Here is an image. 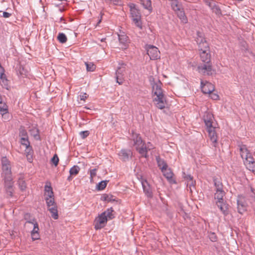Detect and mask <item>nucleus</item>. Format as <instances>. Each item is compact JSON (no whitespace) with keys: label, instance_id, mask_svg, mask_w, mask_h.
Masks as SVG:
<instances>
[{"label":"nucleus","instance_id":"nucleus-1","mask_svg":"<svg viewBox=\"0 0 255 255\" xmlns=\"http://www.w3.org/2000/svg\"><path fill=\"white\" fill-rule=\"evenodd\" d=\"M161 83L154 84L152 86V89L154 96L153 102L156 107L161 110L165 107L166 101L161 88Z\"/></svg>","mask_w":255,"mask_h":255},{"label":"nucleus","instance_id":"nucleus-2","mask_svg":"<svg viewBox=\"0 0 255 255\" xmlns=\"http://www.w3.org/2000/svg\"><path fill=\"white\" fill-rule=\"evenodd\" d=\"M240 154L244 160V162L249 170L255 174V161L252 153L247 148L246 145H242L240 146Z\"/></svg>","mask_w":255,"mask_h":255},{"label":"nucleus","instance_id":"nucleus-3","mask_svg":"<svg viewBox=\"0 0 255 255\" xmlns=\"http://www.w3.org/2000/svg\"><path fill=\"white\" fill-rule=\"evenodd\" d=\"M114 210L112 208L107 209L97 217L94 221V226L96 230H99L104 228L107 224V221L114 218Z\"/></svg>","mask_w":255,"mask_h":255},{"label":"nucleus","instance_id":"nucleus-4","mask_svg":"<svg viewBox=\"0 0 255 255\" xmlns=\"http://www.w3.org/2000/svg\"><path fill=\"white\" fill-rule=\"evenodd\" d=\"M225 196L224 191H215L214 198L216 200V204L225 216L229 214L228 205L224 201V197Z\"/></svg>","mask_w":255,"mask_h":255},{"label":"nucleus","instance_id":"nucleus-5","mask_svg":"<svg viewBox=\"0 0 255 255\" xmlns=\"http://www.w3.org/2000/svg\"><path fill=\"white\" fill-rule=\"evenodd\" d=\"M130 8V16L134 24L138 28H142V23L141 21V14L135 5L133 3L129 4Z\"/></svg>","mask_w":255,"mask_h":255},{"label":"nucleus","instance_id":"nucleus-6","mask_svg":"<svg viewBox=\"0 0 255 255\" xmlns=\"http://www.w3.org/2000/svg\"><path fill=\"white\" fill-rule=\"evenodd\" d=\"M198 71L203 75L210 76L215 73V71L212 68L211 62H206L200 64L198 66Z\"/></svg>","mask_w":255,"mask_h":255},{"label":"nucleus","instance_id":"nucleus-7","mask_svg":"<svg viewBox=\"0 0 255 255\" xmlns=\"http://www.w3.org/2000/svg\"><path fill=\"white\" fill-rule=\"evenodd\" d=\"M12 177H4V188L7 196L12 197L14 191Z\"/></svg>","mask_w":255,"mask_h":255},{"label":"nucleus","instance_id":"nucleus-8","mask_svg":"<svg viewBox=\"0 0 255 255\" xmlns=\"http://www.w3.org/2000/svg\"><path fill=\"white\" fill-rule=\"evenodd\" d=\"M1 165L2 170V175L4 177H11V165L10 162L6 157L1 158Z\"/></svg>","mask_w":255,"mask_h":255},{"label":"nucleus","instance_id":"nucleus-9","mask_svg":"<svg viewBox=\"0 0 255 255\" xmlns=\"http://www.w3.org/2000/svg\"><path fill=\"white\" fill-rule=\"evenodd\" d=\"M199 50L201 61L203 63L211 62V54L209 45L205 43V46L199 49Z\"/></svg>","mask_w":255,"mask_h":255},{"label":"nucleus","instance_id":"nucleus-10","mask_svg":"<svg viewBox=\"0 0 255 255\" xmlns=\"http://www.w3.org/2000/svg\"><path fill=\"white\" fill-rule=\"evenodd\" d=\"M146 50L150 59L155 60L160 58V52L155 46L147 45L146 46Z\"/></svg>","mask_w":255,"mask_h":255},{"label":"nucleus","instance_id":"nucleus-11","mask_svg":"<svg viewBox=\"0 0 255 255\" xmlns=\"http://www.w3.org/2000/svg\"><path fill=\"white\" fill-rule=\"evenodd\" d=\"M201 88L203 93L205 94H211L215 89L212 83L208 82H205L204 83L202 80L201 81Z\"/></svg>","mask_w":255,"mask_h":255},{"label":"nucleus","instance_id":"nucleus-12","mask_svg":"<svg viewBox=\"0 0 255 255\" xmlns=\"http://www.w3.org/2000/svg\"><path fill=\"white\" fill-rule=\"evenodd\" d=\"M196 41L198 45L199 49L204 48V46H205V43L209 45L204 37V33L200 31L197 32Z\"/></svg>","mask_w":255,"mask_h":255},{"label":"nucleus","instance_id":"nucleus-13","mask_svg":"<svg viewBox=\"0 0 255 255\" xmlns=\"http://www.w3.org/2000/svg\"><path fill=\"white\" fill-rule=\"evenodd\" d=\"M152 148H153L152 145H151V147L145 146V143H144L141 146L136 147V150L140 155L141 157L147 158L148 157V155L147 153L148 151L151 150Z\"/></svg>","mask_w":255,"mask_h":255},{"label":"nucleus","instance_id":"nucleus-14","mask_svg":"<svg viewBox=\"0 0 255 255\" xmlns=\"http://www.w3.org/2000/svg\"><path fill=\"white\" fill-rule=\"evenodd\" d=\"M119 155L122 160L126 161L131 157L132 152L130 149H123L119 152Z\"/></svg>","mask_w":255,"mask_h":255},{"label":"nucleus","instance_id":"nucleus-15","mask_svg":"<svg viewBox=\"0 0 255 255\" xmlns=\"http://www.w3.org/2000/svg\"><path fill=\"white\" fill-rule=\"evenodd\" d=\"M131 140L133 142V145L135 146V149L136 147H139L145 143L144 141L142 139L141 137L139 134L136 133H133L131 136Z\"/></svg>","mask_w":255,"mask_h":255},{"label":"nucleus","instance_id":"nucleus-16","mask_svg":"<svg viewBox=\"0 0 255 255\" xmlns=\"http://www.w3.org/2000/svg\"><path fill=\"white\" fill-rule=\"evenodd\" d=\"M118 37L120 45L122 46V48L123 49H126L128 48L129 43V39L128 37L124 33L123 34H118Z\"/></svg>","mask_w":255,"mask_h":255},{"label":"nucleus","instance_id":"nucleus-17","mask_svg":"<svg viewBox=\"0 0 255 255\" xmlns=\"http://www.w3.org/2000/svg\"><path fill=\"white\" fill-rule=\"evenodd\" d=\"M237 204L238 212L241 214H243L247 210V204L244 199L242 197H239Z\"/></svg>","mask_w":255,"mask_h":255},{"label":"nucleus","instance_id":"nucleus-18","mask_svg":"<svg viewBox=\"0 0 255 255\" xmlns=\"http://www.w3.org/2000/svg\"><path fill=\"white\" fill-rule=\"evenodd\" d=\"M213 118L212 114L210 113H207L206 116L204 117V122L207 130L208 129H213L215 128L212 126Z\"/></svg>","mask_w":255,"mask_h":255},{"label":"nucleus","instance_id":"nucleus-19","mask_svg":"<svg viewBox=\"0 0 255 255\" xmlns=\"http://www.w3.org/2000/svg\"><path fill=\"white\" fill-rule=\"evenodd\" d=\"M207 131L208 132L210 140L212 142V146L214 147H216L217 136L215 131V128H214L213 129H208Z\"/></svg>","mask_w":255,"mask_h":255},{"label":"nucleus","instance_id":"nucleus-20","mask_svg":"<svg viewBox=\"0 0 255 255\" xmlns=\"http://www.w3.org/2000/svg\"><path fill=\"white\" fill-rule=\"evenodd\" d=\"M144 193L148 197H151L152 195L151 188L147 182L145 180L141 182Z\"/></svg>","mask_w":255,"mask_h":255},{"label":"nucleus","instance_id":"nucleus-21","mask_svg":"<svg viewBox=\"0 0 255 255\" xmlns=\"http://www.w3.org/2000/svg\"><path fill=\"white\" fill-rule=\"evenodd\" d=\"M156 160L158 166L161 169L162 172H164L165 170L167 168L168 166L165 161L161 159L160 157H156Z\"/></svg>","mask_w":255,"mask_h":255},{"label":"nucleus","instance_id":"nucleus-22","mask_svg":"<svg viewBox=\"0 0 255 255\" xmlns=\"http://www.w3.org/2000/svg\"><path fill=\"white\" fill-rule=\"evenodd\" d=\"M178 17L180 18L182 22L186 23L188 21L187 18L185 14V12L183 10V8H180L175 11Z\"/></svg>","mask_w":255,"mask_h":255},{"label":"nucleus","instance_id":"nucleus-23","mask_svg":"<svg viewBox=\"0 0 255 255\" xmlns=\"http://www.w3.org/2000/svg\"><path fill=\"white\" fill-rule=\"evenodd\" d=\"M213 181L215 187V191H224L223 190V185L219 179L214 178Z\"/></svg>","mask_w":255,"mask_h":255},{"label":"nucleus","instance_id":"nucleus-24","mask_svg":"<svg viewBox=\"0 0 255 255\" xmlns=\"http://www.w3.org/2000/svg\"><path fill=\"white\" fill-rule=\"evenodd\" d=\"M48 210L50 212L52 218L56 220L58 218L57 206H55L48 208Z\"/></svg>","mask_w":255,"mask_h":255},{"label":"nucleus","instance_id":"nucleus-25","mask_svg":"<svg viewBox=\"0 0 255 255\" xmlns=\"http://www.w3.org/2000/svg\"><path fill=\"white\" fill-rule=\"evenodd\" d=\"M210 7L212 10V11L214 12L217 15H222V11L220 7L216 3H210Z\"/></svg>","mask_w":255,"mask_h":255},{"label":"nucleus","instance_id":"nucleus-26","mask_svg":"<svg viewBox=\"0 0 255 255\" xmlns=\"http://www.w3.org/2000/svg\"><path fill=\"white\" fill-rule=\"evenodd\" d=\"M26 223H29L33 225V229L31 233H38L39 227L35 219L33 218L29 221H27Z\"/></svg>","mask_w":255,"mask_h":255},{"label":"nucleus","instance_id":"nucleus-27","mask_svg":"<svg viewBox=\"0 0 255 255\" xmlns=\"http://www.w3.org/2000/svg\"><path fill=\"white\" fill-rule=\"evenodd\" d=\"M141 4L145 9H147L149 12L152 11L151 2L150 0H140Z\"/></svg>","mask_w":255,"mask_h":255},{"label":"nucleus","instance_id":"nucleus-28","mask_svg":"<svg viewBox=\"0 0 255 255\" xmlns=\"http://www.w3.org/2000/svg\"><path fill=\"white\" fill-rule=\"evenodd\" d=\"M17 183L19 188L21 191H24L25 190L26 188V185L25 181L23 180V175H20L19 177L18 178Z\"/></svg>","mask_w":255,"mask_h":255},{"label":"nucleus","instance_id":"nucleus-29","mask_svg":"<svg viewBox=\"0 0 255 255\" xmlns=\"http://www.w3.org/2000/svg\"><path fill=\"white\" fill-rule=\"evenodd\" d=\"M30 133L32 136L36 140H40V137L39 134V130L35 127H33L30 130Z\"/></svg>","mask_w":255,"mask_h":255},{"label":"nucleus","instance_id":"nucleus-30","mask_svg":"<svg viewBox=\"0 0 255 255\" xmlns=\"http://www.w3.org/2000/svg\"><path fill=\"white\" fill-rule=\"evenodd\" d=\"M171 1V5L174 11L179 10L181 8V5L179 4L178 0H169Z\"/></svg>","mask_w":255,"mask_h":255},{"label":"nucleus","instance_id":"nucleus-31","mask_svg":"<svg viewBox=\"0 0 255 255\" xmlns=\"http://www.w3.org/2000/svg\"><path fill=\"white\" fill-rule=\"evenodd\" d=\"M45 201L47 208L57 206L56 203L55 202L54 197H46Z\"/></svg>","mask_w":255,"mask_h":255},{"label":"nucleus","instance_id":"nucleus-32","mask_svg":"<svg viewBox=\"0 0 255 255\" xmlns=\"http://www.w3.org/2000/svg\"><path fill=\"white\" fill-rule=\"evenodd\" d=\"M45 192L46 197H54L53 192L52 188L50 186L45 185Z\"/></svg>","mask_w":255,"mask_h":255},{"label":"nucleus","instance_id":"nucleus-33","mask_svg":"<svg viewBox=\"0 0 255 255\" xmlns=\"http://www.w3.org/2000/svg\"><path fill=\"white\" fill-rule=\"evenodd\" d=\"M80 170V167L77 165H74L69 170L70 175L75 176L77 175Z\"/></svg>","mask_w":255,"mask_h":255},{"label":"nucleus","instance_id":"nucleus-34","mask_svg":"<svg viewBox=\"0 0 255 255\" xmlns=\"http://www.w3.org/2000/svg\"><path fill=\"white\" fill-rule=\"evenodd\" d=\"M119 66L118 68V69L117 70L116 72H117L118 73L120 74H124L125 72L126 69V65L123 63H119Z\"/></svg>","mask_w":255,"mask_h":255},{"label":"nucleus","instance_id":"nucleus-35","mask_svg":"<svg viewBox=\"0 0 255 255\" xmlns=\"http://www.w3.org/2000/svg\"><path fill=\"white\" fill-rule=\"evenodd\" d=\"M124 74H120L116 72V82L119 85H121L123 83L124 81Z\"/></svg>","mask_w":255,"mask_h":255},{"label":"nucleus","instance_id":"nucleus-36","mask_svg":"<svg viewBox=\"0 0 255 255\" xmlns=\"http://www.w3.org/2000/svg\"><path fill=\"white\" fill-rule=\"evenodd\" d=\"M20 143L25 146L26 149H28L30 146V142L28 137H21L20 140Z\"/></svg>","mask_w":255,"mask_h":255},{"label":"nucleus","instance_id":"nucleus-37","mask_svg":"<svg viewBox=\"0 0 255 255\" xmlns=\"http://www.w3.org/2000/svg\"><path fill=\"white\" fill-rule=\"evenodd\" d=\"M57 39L60 43H64L67 40V37L66 35L63 33H59L57 36Z\"/></svg>","mask_w":255,"mask_h":255},{"label":"nucleus","instance_id":"nucleus-38","mask_svg":"<svg viewBox=\"0 0 255 255\" xmlns=\"http://www.w3.org/2000/svg\"><path fill=\"white\" fill-rule=\"evenodd\" d=\"M184 178L188 182L187 185L190 187L194 185V181L193 180V177L191 175H186L184 176Z\"/></svg>","mask_w":255,"mask_h":255},{"label":"nucleus","instance_id":"nucleus-39","mask_svg":"<svg viewBox=\"0 0 255 255\" xmlns=\"http://www.w3.org/2000/svg\"><path fill=\"white\" fill-rule=\"evenodd\" d=\"M165 177L168 179H170L173 177V173L171 171L170 169H167V168L164 171V172H162Z\"/></svg>","mask_w":255,"mask_h":255},{"label":"nucleus","instance_id":"nucleus-40","mask_svg":"<svg viewBox=\"0 0 255 255\" xmlns=\"http://www.w3.org/2000/svg\"><path fill=\"white\" fill-rule=\"evenodd\" d=\"M0 113L4 112V113H8V107L5 103L1 102L0 103Z\"/></svg>","mask_w":255,"mask_h":255},{"label":"nucleus","instance_id":"nucleus-41","mask_svg":"<svg viewBox=\"0 0 255 255\" xmlns=\"http://www.w3.org/2000/svg\"><path fill=\"white\" fill-rule=\"evenodd\" d=\"M85 64L88 71H94L96 69V66L92 63H85Z\"/></svg>","mask_w":255,"mask_h":255},{"label":"nucleus","instance_id":"nucleus-42","mask_svg":"<svg viewBox=\"0 0 255 255\" xmlns=\"http://www.w3.org/2000/svg\"><path fill=\"white\" fill-rule=\"evenodd\" d=\"M107 184V181H102L100 183H99L97 185V189L99 190H102L105 188Z\"/></svg>","mask_w":255,"mask_h":255},{"label":"nucleus","instance_id":"nucleus-43","mask_svg":"<svg viewBox=\"0 0 255 255\" xmlns=\"http://www.w3.org/2000/svg\"><path fill=\"white\" fill-rule=\"evenodd\" d=\"M51 162L53 163L55 166H57L59 162V158L56 154H55L51 159Z\"/></svg>","mask_w":255,"mask_h":255},{"label":"nucleus","instance_id":"nucleus-44","mask_svg":"<svg viewBox=\"0 0 255 255\" xmlns=\"http://www.w3.org/2000/svg\"><path fill=\"white\" fill-rule=\"evenodd\" d=\"M19 136L21 137H28L26 130L24 128H20L19 130Z\"/></svg>","mask_w":255,"mask_h":255},{"label":"nucleus","instance_id":"nucleus-45","mask_svg":"<svg viewBox=\"0 0 255 255\" xmlns=\"http://www.w3.org/2000/svg\"><path fill=\"white\" fill-rule=\"evenodd\" d=\"M0 79L1 81V85L7 89L6 87L8 86V81L6 78L5 75L4 74L2 77H0Z\"/></svg>","mask_w":255,"mask_h":255},{"label":"nucleus","instance_id":"nucleus-46","mask_svg":"<svg viewBox=\"0 0 255 255\" xmlns=\"http://www.w3.org/2000/svg\"><path fill=\"white\" fill-rule=\"evenodd\" d=\"M113 195H103L102 197V200L104 201H111L113 200Z\"/></svg>","mask_w":255,"mask_h":255},{"label":"nucleus","instance_id":"nucleus-47","mask_svg":"<svg viewBox=\"0 0 255 255\" xmlns=\"http://www.w3.org/2000/svg\"><path fill=\"white\" fill-rule=\"evenodd\" d=\"M97 174V169L96 168L90 170V179L92 181L93 178L96 176Z\"/></svg>","mask_w":255,"mask_h":255},{"label":"nucleus","instance_id":"nucleus-48","mask_svg":"<svg viewBox=\"0 0 255 255\" xmlns=\"http://www.w3.org/2000/svg\"><path fill=\"white\" fill-rule=\"evenodd\" d=\"M89 134V132L88 130L82 131L80 132V135L82 138L87 137Z\"/></svg>","mask_w":255,"mask_h":255},{"label":"nucleus","instance_id":"nucleus-49","mask_svg":"<svg viewBox=\"0 0 255 255\" xmlns=\"http://www.w3.org/2000/svg\"><path fill=\"white\" fill-rule=\"evenodd\" d=\"M107 2L113 3L115 5H118L121 4V0H105Z\"/></svg>","mask_w":255,"mask_h":255},{"label":"nucleus","instance_id":"nucleus-50","mask_svg":"<svg viewBox=\"0 0 255 255\" xmlns=\"http://www.w3.org/2000/svg\"><path fill=\"white\" fill-rule=\"evenodd\" d=\"M1 114L2 118L4 120L7 121L9 119V115L8 112L7 113H4V112H2V113H1Z\"/></svg>","mask_w":255,"mask_h":255},{"label":"nucleus","instance_id":"nucleus-51","mask_svg":"<svg viewBox=\"0 0 255 255\" xmlns=\"http://www.w3.org/2000/svg\"><path fill=\"white\" fill-rule=\"evenodd\" d=\"M31 235L33 240H36L39 239V233H31Z\"/></svg>","mask_w":255,"mask_h":255},{"label":"nucleus","instance_id":"nucleus-52","mask_svg":"<svg viewBox=\"0 0 255 255\" xmlns=\"http://www.w3.org/2000/svg\"><path fill=\"white\" fill-rule=\"evenodd\" d=\"M79 97L81 100L85 101L87 98V94L86 93H81Z\"/></svg>","mask_w":255,"mask_h":255},{"label":"nucleus","instance_id":"nucleus-53","mask_svg":"<svg viewBox=\"0 0 255 255\" xmlns=\"http://www.w3.org/2000/svg\"><path fill=\"white\" fill-rule=\"evenodd\" d=\"M211 98L214 100H216L219 99V96L217 94L212 93V92L210 94Z\"/></svg>","mask_w":255,"mask_h":255},{"label":"nucleus","instance_id":"nucleus-54","mask_svg":"<svg viewBox=\"0 0 255 255\" xmlns=\"http://www.w3.org/2000/svg\"><path fill=\"white\" fill-rule=\"evenodd\" d=\"M210 239L212 242H215L217 239L215 233H211L210 235Z\"/></svg>","mask_w":255,"mask_h":255},{"label":"nucleus","instance_id":"nucleus-55","mask_svg":"<svg viewBox=\"0 0 255 255\" xmlns=\"http://www.w3.org/2000/svg\"><path fill=\"white\" fill-rule=\"evenodd\" d=\"M11 13L6 11H4L2 13V16L5 18H8L11 16Z\"/></svg>","mask_w":255,"mask_h":255},{"label":"nucleus","instance_id":"nucleus-56","mask_svg":"<svg viewBox=\"0 0 255 255\" xmlns=\"http://www.w3.org/2000/svg\"><path fill=\"white\" fill-rule=\"evenodd\" d=\"M26 157H27L28 161L29 162H31L32 161V154H26Z\"/></svg>","mask_w":255,"mask_h":255},{"label":"nucleus","instance_id":"nucleus-57","mask_svg":"<svg viewBox=\"0 0 255 255\" xmlns=\"http://www.w3.org/2000/svg\"><path fill=\"white\" fill-rule=\"evenodd\" d=\"M4 75V70L0 64V77Z\"/></svg>","mask_w":255,"mask_h":255},{"label":"nucleus","instance_id":"nucleus-58","mask_svg":"<svg viewBox=\"0 0 255 255\" xmlns=\"http://www.w3.org/2000/svg\"><path fill=\"white\" fill-rule=\"evenodd\" d=\"M206 4L210 7V3H215L213 1L206 0Z\"/></svg>","mask_w":255,"mask_h":255},{"label":"nucleus","instance_id":"nucleus-59","mask_svg":"<svg viewBox=\"0 0 255 255\" xmlns=\"http://www.w3.org/2000/svg\"><path fill=\"white\" fill-rule=\"evenodd\" d=\"M27 151L26 152L27 154H32V151L31 150V149L30 146L29 147V149H27Z\"/></svg>","mask_w":255,"mask_h":255},{"label":"nucleus","instance_id":"nucleus-60","mask_svg":"<svg viewBox=\"0 0 255 255\" xmlns=\"http://www.w3.org/2000/svg\"><path fill=\"white\" fill-rule=\"evenodd\" d=\"M72 175H69V176H68V178H67V180H68V181H71V180H72Z\"/></svg>","mask_w":255,"mask_h":255},{"label":"nucleus","instance_id":"nucleus-61","mask_svg":"<svg viewBox=\"0 0 255 255\" xmlns=\"http://www.w3.org/2000/svg\"><path fill=\"white\" fill-rule=\"evenodd\" d=\"M151 145H152L151 143L150 142H148L147 144H145V146L151 147Z\"/></svg>","mask_w":255,"mask_h":255},{"label":"nucleus","instance_id":"nucleus-62","mask_svg":"<svg viewBox=\"0 0 255 255\" xmlns=\"http://www.w3.org/2000/svg\"><path fill=\"white\" fill-rule=\"evenodd\" d=\"M64 19L63 18V17H60V22H61L62 21H64Z\"/></svg>","mask_w":255,"mask_h":255},{"label":"nucleus","instance_id":"nucleus-63","mask_svg":"<svg viewBox=\"0 0 255 255\" xmlns=\"http://www.w3.org/2000/svg\"><path fill=\"white\" fill-rule=\"evenodd\" d=\"M105 39H106L105 38H102V39H101V41L102 42H104V41H105Z\"/></svg>","mask_w":255,"mask_h":255},{"label":"nucleus","instance_id":"nucleus-64","mask_svg":"<svg viewBox=\"0 0 255 255\" xmlns=\"http://www.w3.org/2000/svg\"><path fill=\"white\" fill-rule=\"evenodd\" d=\"M1 102H2V98H1V97H0V103H1Z\"/></svg>","mask_w":255,"mask_h":255}]
</instances>
